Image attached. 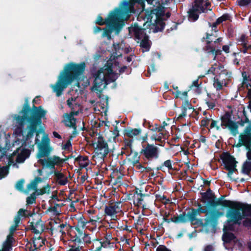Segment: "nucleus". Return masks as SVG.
I'll list each match as a JSON object with an SVG mask.
<instances>
[{"label":"nucleus","instance_id":"1","mask_svg":"<svg viewBox=\"0 0 251 251\" xmlns=\"http://www.w3.org/2000/svg\"><path fill=\"white\" fill-rule=\"evenodd\" d=\"M33 105L30 107L28 98L25 99V102L22 109L19 112V114H15L13 119L15 124V132L18 135L25 136V142L32 138L34 134L38 136L43 131L42 128V119L45 118L47 111L42 106L35 105L36 100H32Z\"/></svg>","mask_w":251,"mask_h":251},{"label":"nucleus","instance_id":"2","mask_svg":"<svg viewBox=\"0 0 251 251\" xmlns=\"http://www.w3.org/2000/svg\"><path fill=\"white\" fill-rule=\"evenodd\" d=\"M86 68L84 62L80 63L70 62L67 63L58 76V80L54 85L51 86L57 97H60L63 91L74 80H79L83 75Z\"/></svg>","mask_w":251,"mask_h":251},{"label":"nucleus","instance_id":"3","mask_svg":"<svg viewBox=\"0 0 251 251\" xmlns=\"http://www.w3.org/2000/svg\"><path fill=\"white\" fill-rule=\"evenodd\" d=\"M198 208H190L188 216L193 221H196L197 226L202 227H210L215 230L218 225L219 218L223 215V212L217 209H209L208 207L203 208L202 205L198 203Z\"/></svg>","mask_w":251,"mask_h":251},{"label":"nucleus","instance_id":"4","mask_svg":"<svg viewBox=\"0 0 251 251\" xmlns=\"http://www.w3.org/2000/svg\"><path fill=\"white\" fill-rule=\"evenodd\" d=\"M119 76L118 74L114 72L111 69L109 70V74L106 75L103 69L100 68L94 75L93 90L99 92V97L100 98L103 89L110 83L115 81Z\"/></svg>","mask_w":251,"mask_h":251},{"label":"nucleus","instance_id":"5","mask_svg":"<svg viewBox=\"0 0 251 251\" xmlns=\"http://www.w3.org/2000/svg\"><path fill=\"white\" fill-rule=\"evenodd\" d=\"M121 7H116L113 10L110 11L108 17L105 19H104L99 15L96 21V24L100 25H109L110 23L118 19H121V18L126 17L127 12L130 7H132L133 9L131 3L127 0H124L121 3Z\"/></svg>","mask_w":251,"mask_h":251},{"label":"nucleus","instance_id":"6","mask_svg":"<svg viewBox=\"0 0 251 251\" xmlns=\"http://www.w3.org/2000/svg\"><path fill=\"white\" fill-rule=\"evenodd\" d=\"M229 222L240 225L241 221L246 217H251V204L235 201L232 209H229L226 214Z\"/></svg>","mask_w":251,"mask_h":251},{"label":"nucleus","instance_id":"7","mask_svg":"<svg viewBox=\"0 0 251 251\" xmlns=\"http://www.w3.org/2000/svg\"><path fill=\"white\" fill-rule=\"evenodd\" d=\"M142 147L140 154L144 161V165L151 164L159 158L160 150L156 146L147 143L146 144H142Z\"/></svg>","mask_w":251,"mask_h":251},{"label":"nucleus","instance_id":"8","mask_svg":"<svg viewBox=\"0 0 251 251\" xmlns=\"http://www.w3.org/2000/svg\"><path fill=\"white\" fill-rule=\"evenodd\" d=\"M74 157L72 155L66 156L65 158H61L59 156L53 155L48 158H44V159H40L38 163L43 168L54 169V166L63 167L64 163L69 159Z\"/></svg>","mask_w":251,"mask_h":251},{"label":"nucleus","instance_id":"9","mask_svg":"<svg viewBox=\"0 0 251 251\" xmlns=\"http://www.w3.org/2000/svg\"><path fill=\"white\" fill-rule=\"evenodd\" d=\"M221 126L223 128H227L233 136L238 133V125L237 123L231 119V114L229 112L226 113L220 117Z\"/></svg>","mask_w":251,"mask_h":251},{"label":"nucleus","instance_id":"10","mask_svg":"<svg viewBox=\"0 0 251 251\" xmlns=\"http://www.w3.org/2000/svg\"><path fill=\"white\" fill-rule=\"evenodd\" d=\"M220 158L224 164L225 169L228 171V176H230L234 172H237L236 169L237 161L233 156L229 152H226L221 155Z\"/></svg>","mask_w":251,"mask_h":251},{"label":"nucleus","instance_id":"11","mask_svg":"<svg viewBox=\"0 0 251 251\" xmlns=\"http://www.w3.org/2000/svg\"><path fill=\"white\" fill-rule=\"evenodd\" d=\"M126 19V17L121 18V19H118L110 23L109 25H107L109 28H103V31L101 37L103 38L106 37L109 40L111 38V34L113 31H115L117 34H119L125 25L124 21Z\"/></svg>","mask_w":251,"mask_h":251},{"label":"nucleus","instance_id":"12","mask_svg":"<svg viewBox=\"0 0 251 251\" xmlns=\"http://www.w3.org/2000/svg\"><path fill=\"white\" fill-rule=\"evenodd\" d=\"M202 13H206V8L203 6V0H195L192 7L188 11L189 18L196 21L199 19V15Z\"/></svg>","mask_w":251,"mask_h":251},{"label":"nucleus","instance_id":"13","mask_svg":"<svg viewBox=\"0 0 251 251\" xmlns=\"http://www.w3.org/2000/svg\"><path fill=\"white\" fill-rule=\"evenodd\" d=\"M95 144H96L95 148L96 155L98 158L103 160L109 151L108 144L104 137L100 135H99Z\"/></svg>","mask_w":251,"mask_h":251},{"label":"nucleus","instance_id":"14","mask_svg":"<svg viewBox=\"0 0 251 251\" xmlns=\"http://www.w3.org/2000/svg\"><path fill=\"white\" fill-rule=\"evenodd\" d=\"M38 152L37 155V158L40 159H44L43 157H50V154L52 151V148L50 145V139L48 137L44 138L41 143L38 145Z\"/></svg>","mask_w":251,"mask_h":251},{"label":"nucleus","instance_id":"15","mask_svg":"<svg viewBox=\"0 0 251 251\" xmlns=\"http://www.w3.org/2000/svg\"><path fill=\"white\" fill-rule=\"evenodd\" d=\"M169 214L165 213V215L163 217V221L166 222L168 223H170L171 222H172L176 224L178 223H186L188 221H189L191 223V224L192 225H197L195 224L196 221H192L188 216V211L187 213L185 212H183L182 214H180L179 215L177 216H173L171 219H168Z\"/></svg>","mask_w":251,"mask_h":251},{"label":"nucleus","instance_id":"16","mask_svg":"<svg viewBox=\"0 0 251 251\" xmlns=\"http://www.w3.org/2000/svg\"><path fill=\"white\" fill-rule=\"evenodd\" d=\"M225 197V196H222L217 200H215L216 198L210 200V201H208L209 207L212 208V209H216V207L221 205L223 207L229 208V209H232L235 201L223 200Z\"/></svg>","mask_w":251,"mask_h":251},{"label":"nucleus","instance_id":"17","mask_svg":"<svg viewBox=\"0 0 251 251\" xmlns=\"http://www.w3.org/2000/svg\"><path fill=\"white\" fill-rule=\"evenodd\" d=\"M28 223H30L29 229L34 234H40L44 231L45 226L42 223L40 215L36 214V216L32 217V221Z\"/></svg>","mask_w":251,"mask_h":251},{"label":"nucleus","instance_id":"18","mask_svg":"<svg viewBox=\"0 0 251 251\" xmlns=\"http://www.w3.org/2000/svg\"><path fill=\"white\" fill-rule=\"evenodd\" d=\"M30 153L31 151L29 149L19 147L13 151L12 155H17L16 162L18 163H22L29 156Z\"/></svg>","mask_w":251,"mask_h":251},{"label":"nucleus","instance_id":"19","mask_svg":"<svg viewBox=\"0 0 251 251\" xmlns=\"http://www.w3.org/2000/svg\"><path fill=\"white\" fill-rule=\"evenodd\" d=\"M50 171L49 173V175L54 174L55 176L56 181L60 185H65L68 182L67 177H65V175L61 172L56 171L55 169V166L54 169H49Z\"/></svg>","mask_w":251,"mask_h":251},{"label":"nucleus","instance_id":"20","mask_svg":"<svg viewBox=\"0 0 251 251\" xmlns=\"http://www.w3.org/2000/svg\"><path fill=\"white\" fill-rule=\"evenodd\" d=\"M63 117L64 119L62 122L66 126L72 127H75L76 125V119L74 117V112L72 111L70 113H65Z\"/></svg>","mask_w":251,"mask_h":251},{"label":"nucleus","instance_id":"21","mask_svg":"<svg viewBox=\"0 0 251 251\" xmlns=\"http://www.w3.org/2000/svg\"><path fill=\"white\" fill-rule=\"evenodd\" d=\"M129 32H133L135 38L137 39H141L146 33L145 32V29L139 26L137 23H135L133 26L128 28Z\"/></svg>","mask_w":251,"mask_h":251},{"label":"nucleus","instance_id":"22","mask_svg":"<svg viewBox=\"0 0 251 251\" xmlns=\"http://www.w3.org/2000/svg\"><path fill=\"white\" fill-rule=\"evenodd\" d=\"M242 146L246 147L248 151L251 149V137L241 134L239 136V142L237 147H240Z\"/></svg>","mask_w":251,"mask_h":251},{"label":"nucleus","instance_id":"23","mask_svg":"<svg viewBox=\"0 0 251 251\" xmlns=\"http://www.w3.org/2000/svg\"><path fill=\"white\" fill-rule=\"evenodd\" d=\"M247 157L248 160H251V149H249L247 152ZM241 172L243 174L249 175L251 172V161L246 160L242 165Z\"/></svg>","mask_w":251,"mask_h":251},{"label":"nucleus","instance_id":"24","mask_svg":"<svg viewBox=\"0 0 251 251\" xmlns=\"http://www.w3.org/2000/svg\"><path fill=\"white\" fill-rule=\"evenodd\" d=\"M149 196V195H141L134 198L133 200L134 204L138 207H142L143 210H146L147 209V205L145 201V198L148 197Z\"/></svg>","mask_w":251,"mask_h":251},{"label":"nucleus","instance_id":"25","mask_svg":"<svg viewBox=\"0 0 251 251\" xmlns=\"http://www.w3.org/2000/svg\"><path fill=\"white\" fill-rule=\"evenodd\" d=\"M164 20L165 19L163 18L155 19L154 20V23L151 24L154 26L153 30L154 32H158L163 30L165 26Z\"/></svg>","mask_w":251,"mask_h":251},{"label":"nucleus","instance_id":"26","mask_svg":"<svg viewBox=\"0 0 251 251\" xmlns=\"http://www.w3.org/2000/svg\"><path fill=\"white\" fill-rule=\"evenodd\" d=\"M141 133V129L140 128L128 127L124 130V135L130 138H133V137L140 135Z\"/></svg>","mask_w":251,"mask_h":251},{"label":"nucleus","instance_id":"27","mask_svg":"<svg viewBox=\"0 0 251 251\" xmlns=\"http://www.w3.org/2000/svg\"><path fill=\"white\" fill-rule=\"evenodd\" d=\"M201 201L203 203H205L207 201L208 204V201L216 198L214 194L212 193V190L210 188L208 189L205 192H201Z\"/></svg>","mask_w":251,"mask_h":251},{"label":"nucleus","instance_id":"28","mask_svg":"<svg viewBox=\"0 0 251 251\" xmlns=\"http://www.w3.org/2000/svg\"><path fill=\"white\" fill-rule=\"evenodd\" d=\"M143 39L142 40L140 46L143 49V51H148L151 48V45L149 43V36L145 34L142 37Z\"/></svg>","mask_w":251,"mask_h":251},{"label":"nucleus","instance_id":"29","mask_svg":"<svg viewBox=\"0 0 251 251\" xmlns=\"http://www.w3.org/2000/svg\"><path fill=\"white\" fill-rule=\"evenodd\" d=\"M155 19L163 18L165 15V7L161 5L152 9Z\"/></svg>","mask_w":251,"mask_h":251},{"label":"nucleus","instance_id":"30","mask_svg":"<svg viewBox=\"0 0 251 251\" xmlns=\"http://www.w3.org/2000/svg\"><path fill=\"white\" fill-rule=\"evenodd\" d=\"M43 179L39 177H36L33 180H32L30 183L27 185V190L29 191L31 189H33L36 191L37 189V185L39 183L42 182Z\"/></svg>","mask_w":251,"mask_h":251},{"label":"nucleus","instance_id":"31","mask_svg":"<svg viewBox=\"0 0 251 251\" xmlns=\"http://www.w3.org/2000/svg\"><path fill=\"white\" fill-rule=\"evenodd\" d=\"M213 35V34L212 32L211 33H209L207 32L206 33V37H203L202 38V41L204 39H206V45L203 48L204 50L206 52L215 48L213 46H211V43L212 42V41L210 40V37Z\"/></svg>","mask_w":251,"mask_h":251},{"label":"nucleus","instance_id":"32","mask_svg":"<svg viewBox=\"0 0 251 251\" xmlns=\"http://www.w3.org/2000/svg\"><path fill=\"white\" fill-rule=\"evenodd\" d=\"M14 238L13 237L12 235L9 234L6 238V240L3 243L2 248L5 249L7 250H9L11 249L12 247V243L14 241Z\"/></svg>","mask_w":251,"mask_h":251},{"label":"nucleus","instance_id":"33","mask_svg":"<svg viewBox=\"0 0 251 251\" xmlns=\"http://www.w3.org/2000/svg\"><path fill=\"white\" fill-rule=\"evenodd\" d=\"M235 238L236 237L233 233L224 231L222 239L225 243H229Z\"/></svg>","mask_w":251,"mask_h":251},{"label":"nucleus","instance_id":"34","mask_svg":"<svg viewBox=\"0 0 251 251\" xmlns=\"http://www.w3.org/2000/svg\"><path fill=\"white\" fill-rule=\"evenodd\" d=\"M160 135H163L164 137L166 136H167L169 135V132L166 131L165 132H160L158 135L156 134H153L152 135L151 138L152 140H155L160 142L161 144H163L164 142V141H161V136Z\"/></svg>","mask_w":251,"mask_h":251},{"label":"nucleus","instance_id":"35","mask_svg":"<svg viewBox=\"0 0 251 251\" xmlns=\"http://www.w3.org/2000/svg\"><path fill=\"white\" fill-rule=\"evenodd\" d=\"M50 189V186L48 184L46 186L43 187L42 189H39L35 191L37 196L43 195L45 193H49Z\"/></svg>","mask_w":251,"mask_h":251},{"label":"nucleus","instance_id":"36","mask_svg":"<svg viewBox=\"0 0 251 251\" xmlns=\"http://www.w3.org/2000/svg\"><path fill=\"white\" fill-rule=\"evenodd\" d=\"M46 239H42L41 237H39L34 241H33V246L35 248V250H37L40 247H42L43 245L45 244Z\"/></svg>","mask_w":251,"mask_h":251},{"label":"nucleus","instance_id":"37","mask_svg":"<svg viewBox=\"0 0 251 251\" xmlns=\"http://www.w3.org/2000/svg\"><path fill=\"white\" fill-rule=\"evenodd\" d=\"M105 213L107 215L111 216L114 214H117V211H115L114 208L110 203L108 206H105Z\"/></svg>","mask_w":251,"mask_h":251},{"label":"nucleus","instance_id":"38","mask_svg":"<svg viewBox=\"0 0 251 251\" xmlns=\"http://www.w3.org/2000/svg\"><path fill=\"white\" fill-rule=\"evenodd\" d=\"M132 153H133V156H132L131 159H129V160L133 166H135L136 164L140 162V155H139L138 152L137 151H132Z\"/></svg>","mask_w":251,"mask_h":251},{"label":"nucleus","instance_id":"39","mask_svg":"<svg viewBox=\"0 0 251 251\" xmlns=\"http://www.w3.org/2000/svg\"><path fill=\"white\" fill-rule=\"evenodd\" d=\"M164 166H165L167 168H168V169L169 170H173L172 162H171V161L170 160H167L164 161V163L161 165L155 168V169L157 171L162 170V168Z\"/></svg>","mask_w":251,"mask_h":251},{"label":"nucleus","instance_id":"40","mask_svg":"<svg viewBox=\"0 0 251 251\" xmlns=\"http://www.w3.org/2000/svg\"><path fill=\"white\" fill-rule=\"evenodd\" d=\"M25 209L23 208H21L18 211L17 215L14 218V223L17 226H19V224L21 221V217H23L22 214H24Z\"/></svg>","mask_w":251,"mask_h":251},{"label":"nucleus","instance_id":"41","mask_svg":"<svg viewBox=\"0 0 251 251\" xmlns=\"http://www.w3.org/2000/svg\"><path fill=\"white\" fill-rule=\"evenodd\" d=\"M133 142V140L131 139H124V143L125 144V148H128L130 150V153H128L127 154V156H129L132 152V143Z\"/></svg>","mask_w":251,"mask_h":251},{"label":"nucleus","instance_id":"42","mask_svg":"<svg viewBox=\"0 0 251 251\" xmlns=\"http://www.w3.org/2000/svg\"><path fill=\"white\" fill-rule=\"evenodd\" d=\"M213 82L214 87L216 88L217 91H220L223 89V81L221 82L219 81L218 78L214 77Z\"/></svg>","mask_w":251,"mask_h":251},{"label":"nucleus","instance_id":"43","mask_svg":"<svg viewBox=\"0 0 251 251\" xmlns=\"http://www.w3.org/2000/svg\"><path fill=\"white\" fill-rule=\"evenodd\" d=\"M36 192L32 193L30 196L26 198V203L27 204H32L36 202Z\"/></svg>","mask_w":251,"mask_h":251},{"label":"nucleus","instance_id":"44","mask_svg":"<svg viewBox=\"0 0 251 251\" xmlns=\"http://www.w3.org/2000/svg\"><path fill=\"white\" fill-rule=\"evenodd\" d=\"M154 15V13L153 12V10H151L150 11H147L145 14V17L147 19V22H150V24H152V19Z\"/></svg>","mask_w":251,"mask_h":251},{"label":"nucleus","instance_id":"45","mask_svg":"<svg viewBox=\"0 0 251 251\" xmlns=\"http://www.w3.org/2000/svg\"><path fill=\"white\" fill-rule=\"evenodd\" d=\"M9 167L7 166L0 167V179L8 174Z\"/></svg>","mask_w":251,"mask_h":251},{"label":"nucleus","instance_id":"46","mask_svg":"<svg viewBox=\"0 0 251 251\" xmlns=\"http://www.w3.org/2000/svg\"><path fill=\"white\" fill-rule=\"evenodd\" d=\"M187 109H194L191 103L188 100H185L182 104V110H186V112H187Z\"/></svg>","mask_w":251,"mask_h":251},{"label":"nucleus","instance_id":"47","mask_svg":"<svg viewBox=\"0 0 251 251\" xmlns=\"http://www.w3.org/2000/svg\"><path fill=\"white\" fill-rule=\"evenodd\" d=\"M60 204L55 203L54 206H50L47 209V212H53L55 215H59V211L57 210V206H59Z\"/></svg>","mask_w":251,"mask_h":251},{"label":"nucleus","instance_id":"48","mask_svg":"<svg viewBox=\"0 0 251 251\" xmlns=\"http://www.w3.org/2000/svg\"><path fill=\"white\" fill-rule=\"evenodd\" d=\"M149 128L153 132H156V131H157L158 132H165L166 131H167L166 130H164V128L163 127V126L160 125L158 126V127H157V128H154V127H152V128H151V125L150 124H149Z\"/></svg>","mask_w":251,"mask_h":251},{"label":"nucleus","instance_id":"49","mask_svg":"<svg viewBox=\"0 0 251 251\" xmlns=\"http://www.w3.org/2000/svg\"><path fill=\"white\" fill-rule=\"evenodd\" d=\"M24 182L25 180L24 179H21L18 181L15 185L16 189L20 191H23Z\"/></svg>","mask_w":251,"mask_h":251},{"label":"nucleus","instance_id":"50","mask_svg":"<svg viewBox=\"0 0 251 251\" xmlns=\"http://www.w3.org/2000/svg\"><path fill=\"white\" fill-rule=\"evenodd\" d=\"M87 223V221H86L83 216L80 217L77 220V225L79 227H84L86 224Z\"/></svg>","mask_w":251,"mask_h":251},{"label":"nucleus","instance_id":"51","mask_svg":"<svg viewBox=\"0 0 251 251\" xmlns=\"http://www.w3.org/2000/svg\"><path fill=\"white\" fill-rule=\"evenodd\" d=\"M238 5L240 6H247L251 3V0H237Z\"/></svg>","mask_w":251,"mask_h":251},{"label":"nucleus","instance_id":"52","mask_svg":"<svg viewBox=\"0 0 251 251\" xmlns=\"http://www.w3.org/2000/svg\"><path fill=\"white\" fill-rule=\"evenodd\" d=\"M243 115L245 117V120H241L240 122H236L237 124H239L241 126H244L245 123H249L250 121L248 117L247 116L246 111L243 110Z\"/></svg>","mask_w":251,"mask_h":251},{"label":"nucleus","instance_id":"53","mask_svg":"<svg viewBox=\"0 0 251 251\" xmlns=\"http://www.w3.org/2000/svg\"><path fill=\"white\" fill-rule=\"evenodd\" d=\"M218 121L213 120L211 121V124L210 125V128H215L217 130H220L221 129L220 126L218 125Z\"/></svg>","mask_w":251,"mask_h":251},{"label":"nucleus","instance_id":"54","mask_svg":"<svg viewBox=\"0 0 251 251\" xmlns=\"http://www.w3.org/2000/svg\"><path fill=\"white\" fill-rule=\"evenodd\" d=\"M228 224L226 226H225L224 228V230H230L232 231L233 230V225L234 224L233 222H229V219L228 218L227 220Z\"/></svg>","mask_w":251,"mask_h":251},{"label":"nucleus","instance_id":"55","mask_svg":"<svg viewBox=\"0 0 251 251\" xmlns=\"http://www.w3.org/2000/svg\"><path fill=\"white\" fill-rule=\"evenodd\" d=\"M80 236L77 235H75L74 236H72L71 237V240L72 242H73L74 243H75V244H80L82 242V240L80 238Z\"/></svg>","mask_w":251,"mask_h":251},{"label":"nucleus","instance_id":"56","mask_svg":"<svg viewBox=\"0 0 251 251\" xmlns=\"http://www.w3.org/2000/svg\"><path fill=\"white\" fill-rule=\"evenodd\" d=\"M228 15L224 14L217 19V20H216L217 23L220 24L224 21H226L228 19Z\"/></svg>","mask_w":251,"mask_h":251},{"label":"nucleus","instance_id":"57","mask_svg":"<svg viewBox=\"0 0 251 251\" xmlns=\"http://www.w3.org/2000/svg\"><path fill=\"white\" fill-rule=\"evenodd\" d=\"M23 217L25 218H28V217H32L34 216H36V214L33 212H31L30 211H28L27 210L25 209L24 214H22Z\"/></svg>","mask_w":251,"mask_h":251},{"label":"nucleus","instance_id":"58","mask_svg":"<svg viewBox=\"0 0 251 251\" xmlns=\"http://www.w3.org/2000/svg\"><path fill=\"white\" fill-rule=\"evenodd\" d=\"M82 240L83 242L87 244H89L91 243V238L88 234L84 233Z\"/></svg>","mask_w":251,"mask_h":251},{"label":"nucleus","instance_id":"59","mask_svg":"<svg viewBox=\"0 0 251 251\" xmlns=\"http://www.w3.org/2000/svg\"><path fill=\"white\" fill-rule=\"evenodd\" d=\"M242 134L251 137V124H250L245 128L244 133Z\"/></svg>","mask_w":251,"mask_h":251},{"label":"nucleus","instance_id":"60","mask_svg":"<svg viewBox=\"0 0 251 251\" xmlns=\"http://www.w3.org/2000/svg\"><path fill=\"white\" fill-rule=\"evenodd\" d=\"M112 205L114 208L115 211H117V210H119L120 209L121 207V201H117L115 203H111Z\"/></svg>","mask_w":251,"mask_h":251},{"label":"nucleus","instance_id":"61","mask_svg":"<svg viewBox=\"0 0 251 251\" xmlns=\"http://www.w3.org/2000/svg\"><path fill=\"white\" fill-rule=\"evenodd\" d=\"M146 194H143L142 191L137 188H136L135 189V192L134 193L133 197L134 198L139 197V196L141 195H146Z\"/></svg>","mask_w":251,"mask_h":251},{"label":"nucleus","instance_id":"62","mask_svg":"<svg viewBox=\"0 0 251 251\" xmlns=\"http://www.w3.org/2000/svg\"><path fill=\"white\" fill-rule=\"evenodd\" d=\"M243 47V50H241L244 53H246L248 51V50H251V44L247 45V43H244V45H242Z\"/></svg>","mask_w":251,"mask_h":251},{"label":"nucleus","instance_id":"63","mask_svg":"<svg viewBox=\"0 0 251 251\" xmlns=\"http://www.w3.org/2000/svg\"><path fill=\"white\" fill-rule=\"evenodd\" d=\"M156 251H172L168 249L165 246L160 245L156 248Z\"/></svg>","mask_w":251,"mask_h":251},{"label":"nucleus","instance_id":"64","mask_svg":"<svg viewBox=\"0 0 251 251\" xmlns=\"http://www.w3.org/2000/svg\"><path fill=\"white\" fill-rule=\"evenodd\" d=\"M82 247H76L75 246H72L71 248L69 249V250L67 251H81L82 250Z\"/></svg>","mask_w":251,"mask_h":251}]
</instances>
